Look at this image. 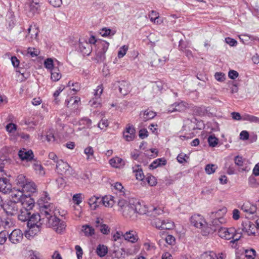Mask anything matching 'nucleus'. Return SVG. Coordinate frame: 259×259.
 Here are the masks:
<instances>
[{
  "mask_svg": "<svg viewBox=\"0 0 259 259\" xmlns=\"http://www.w3.org/2000/svg\"><path fill=\"white\" fill-rule=\"evenodd\" d=\"M49 205H45L40 207V213L32 212L31 213L29 219L27 221V226L29 230L26 232L25 236L27 238L30 236H34L37 233L40 232L41 225L45 224L46 219V215H42V209L48 211L46 208H48Z\"/></svg>",
  "mask_w": 259,
  "mask_h": 259,
  "instance_id": "f257e3e1",
  "label": "nucleus"
},
{
  "mask_svg": "<svg viewBox=\"0 0 259 259\" xmlns=\"http://www.w3.org/2000/svg\"><path fill=\"white\" fill-rule=\"evenodd\" d=\"M48 210L42 209V215H46L45 224L48 227L52 228L58 233H61L66 227V223L55 216V206L53 204H49Z\"/></svg>",
  "mask_w": 259,
  "mask_h": 259,
  "instance_id": "f03ea898",
  "label": "nucleus"
},
{
  "mask_svg": "<svg viewBox=\"0 0 259 259\" xmlns=\"http://www.w3.org/2000/svg\"><path fill=\"white\" fill-rule=\"evenodd\" d=\"M224 221L223 218L214 219L210 225L211 232H218V235L222 238L230 240L237 236V234H240L239 230H236L234 228H227L221 226Z\"/></svg>",
  "mask_w": 259,
  "mask_h": 259,
  "instance_id": "7ed1b4c3",
  "label": "nucleus"
},
{
  "mask_svg": "<svg viewBox=\"0 0 259 259\" xmlns=\"http://www.w3.org/2000/svg\"><path fill=\"white\" fill-rule=\"evenodd\" d=\"M22 204L18 213L17 214L18 219L21 222H27L31 215L32 209L35 205L34 200L31 197H26L23 199Z\"/></svg>",
  "mask_w": 259,
  "mask_h": 259,
  "instance_id": "20e7f679",
  "label": "nucleus"
},
{
  "mask_svg": "<svg viewBox=\"0 0 259 259\" xmlns=\"http://www.w3.org/2000/svg\"><path fill=\"white\" fill-rule=\"evenodd\" d=\"M190 222L195 227L201 229L203 235L210 233V227L207 226V223L202 215L194 214L190 218Z\"/></svg>",
  "mask_w": 259,
  "mask_h": 259,
  "instance_id": "39448f33",
  "label": "nucleus"
},
{
  "mask_svg": "<svg viewBox=\"0 0 259 259\" xmlns=\"http://www.w3.org/2000/svg\"><path fill=\"white\" fill-rule=\"evenodd\" d=\"M97 49L96 52L95 60L98 63L103 62L105 59V53L108 49L109 44L105 40H100L97 44Z\"/></svg>",
  "mask_w": 259,
  "mask_h": 259,
  "instance_id": "423d86ee",
  "label": "nucleus"
},
{
  "mask_svg": "<svg viewBox=\"0 0 259 259\" xmlns=\"http://www.w3.org/2000/svg\"><path fill=\"white\" fill-rule=\"evenodd\" d=\"M21 205V204L15 200H9L5 203L3 210L7 215L14 216L18 213Z\"/></svg>",
  "mask_w": 259,
  "mask_h": 259,
  "instance_id": "0eeeda50",
  "label": "nucleus"
},
{
  "mask_svg": "<svg viewBox=\"0 0 259 259\" xmlns=\"http://www.w3.org/2000/svg\"><path fill=\"white\" fill-rule=\"evenodd\" d=\"M40 5L38 0H29L25 5V11L29 17L38 13Z\"/></svg>",
  "mask_w": 259,
  "mask_h": 259,
  "instance_id": "6e6552de",
  "label": "nucleus"
},
{
  "mask_svg": "<svg viewBox=\"0 0 259 259\" xmlns=\"http://www.w3.org/2000/svg\"><path fill=\"white\" fill-rule=\"evenodd\" d=\"M56 171L61 175L66 177H70L73 174V169L70 166L68 163L60 159L56 164Z\"/></svg>",
  "mask_w": 259,
  "mask_h": 259,
  "instance_id": "1a4fd4ad",
  "label": "nucleus"
},
{
  "mask_svg": "<svg viewBox=\"0 0 259 259\" xmlns=\"http://www.w3.org/2000/svg\"><path fill=\"white\" fill-rule=\"evenodd\" d=\"M113 86L114 90L117 89L120 94L123 96L127 95L131 90L130 84L124 80L116 81Z\"/></svg>",
  "mask_w": 259,
  "mask_h": 259,
  "instance_id": "9d476101",
  "label": "nucleus"
},
{
  "mask_svg": "<svg viewBox=\"0 0 259 259\" xmlns=\"http://www.w3.org/2000/svg\"><path fill=\"white\" fill-rule=\"evenodd\" d=\"M240 229L242 232L246 233L248 236L255 235V226L250 221L243 222Z\"/></svg>",
  "mask_w": 259,
  "mask_h": 259,
  "instance_id": "9b49d317",
  "label": "nucleus"
},
{
  "mask_svg": "<svg viewBox=\"0 0 259 259\" xmlns=\"http://www.w3.org/2000/svg\"><path fill=\"white\" fill-rule=\"evenodd\" d=\"M103 91V87L102 84H100L97 87V89L94 90L95 98L90 100V103L93 107H97L100 105V98Z\"/></svg>",
  "mask_w": 259,
  "mask_h": 259,
  "instance_id": "f8f14e48",
  "label": "nucleus"
},
{
  "mask_svg": "<svg viewBox=\"0 0 259 259\" xmlns=\"http://www.w3.org/2000/svg\"><path fill=\"white\" fill-rule=\"evenodd\" d=\"M23 238V234L20 229L14 230L9 235V240L13 244H18Z\"/></svg>",
  "mask_w": 259,
  "mask_h": 259,
  "instance_id": "ddd939ff",
  "label": "nucleus"
},
{
  "mask_svg": "<svg viewBox=\"0 0 259 259\" xmlns=\"http://www.w3.org/2000/svg\"><path fill=\"white\" fill-rule=\"evenodd\" d=\"M6 177H0V192L4 194L9 193L12 190V185Z\"/></svg>",
  "mask_w": 259,
  "mask_h": 259,
  "instance_id": "4468645a",
  "label": "nucleus"
},
{
  "mask_svg": "<svg viewBox=\"0 0 259 259\" xmlns=\"http://www.w3.org/2000/svg\"><path fill=\"white\" fill-rule=\"evenodd\" d=\"M79 50L83 55L89 56L92 52L91 45L84 39H80L79 40Z\"/></svg>",
  "mask_w": 259,
  "mask_h": 259,
  "instance_id": "2eb2a0df",
  "label": "nucleus"
},
{
  "mask_svg": "<svg viewBox=\"0 0 259 259\" xmlns=\"http://www.w3.org/2000/svg\"><path fill=\"white\" fill-rule=\"evenodd\" d=\"M136 130L133 125H127L123 132V138L128 142L132 141L135 137Z\"/></svg>",
  "mask_w": 259,
  "mask_h": 259,
  "instance_id": "dca6fc26",
  "label": "nucleus"
},
{
  "mask_svg": "<svg viewBox=\"0 0 259 259\" xmlns=\"http://www.w3.org/2000/svg\"><path fill=\"white\" fill-rule=\"evenodd\" d=\"M80 101L79 97L75 96L71 97L69 100L65 101V104L68 108H70L73 112H75L78 108Z\"/></svg>",
  "mask_w": 259,
  "mask_h": 259,
  "instance_id": "f3484780",
  "label": "nucleus"
},
{
  "mask_svg": "<svg viewBox=\"0 0 259 259\" xmlns=\"http://www.w3.org/2000/svg\"><path fill=\"white\" fill-rule=\"evenodd\" d=\"M123 215L126 218L134 219L136 214L134 210V206L131 204V199L128 202V204L123 210H120Z\"/></svg>",
  "mask_w": 259,
  "mask_h": 259,
  "instance_id": "a211bd4d",
  "label": "nucleus"
},
{
  "mask_svg": "<svg viewBox=\"0 0 259 259\" xmlns=\"http://www.w3.org/2000/svg\"><path fill=\"white\" fill-rule=\"evenodd\" d=\"M131 204L134 206V210L136 214V213L144 214H145L147 211V208L145 205L141 204L138 200L135 199H131Z\"/></svg>",
  "mask_w": 259,
  "mask_h": 259,
  "instance_id": "6ab92c4d",
  "label": "nucleus"
},
{
  "mask_svg": "<svg viewBox=\"0 0 259 259\" xmlns=\"http://www.w3.org/2000/svg\"><path fill=\"white\" fill-rule=\"evenodd\" d=\"M18 155L22 161H31L33 159L34 154L31 150L23 149L19 151Z\"/></svg>",
  "mask_w": 259,
  "mask_h": 259,
  "instance_id": "aec40b11",
  "label": "nucleus"
},
{
  "mask_svg": "<svg viewBox=\"0 0 259 259\" xmlns=\"http://www.w3.org/2000/svg\"><path fill=\"white\" fill-rule=\"evenodd\" d=\"M188 104L185 102H181L179 103H175L172 104L168 109V112H183L188 108Z\"/></svg>",
  "mask_w": 259,
  "mask_h": 259,
  "instance_id": "412c9836",
  "label": "nucleus"
},
{
  "mask_svg": "<svg viewBox=\"0 0 259 259\" xmlns=\"http://www.w3.org/2000/svg\"><path fill=\"white\" fill-rule=\"evenodd\" d=\"M12 192L11 196L13 198L15 199V201L17 200L19 204H22L23 199H25L26 197H31L30 194L24 195L22 190L18 191L11 192Z\"/></svg>",
  "mask_w": 259,
  "mask_h": 259,
  "instance_id": "4be33fe9",
  "label": "nucleus"
},
{
  "mask_svg": "<svg viewBox=\"0 0 259 259\" xmlns=\"http://www.w3.org/2000/svg\"><path fill=\"white\" fill-rule=\"evenodd\" d=\"M123 237L125 240L132 243L136 242L138 239L137 234L136 231L134 230H130L129 231L126 232L123 235Z\"/></svg>",
  "mask_w": 259,
  "mask_h": 259,
  "instance_id": "5701e85b",
  "label": "nucleus"
},
{
  "mask_svg": "<svg viewBox=\"0 0 259 259\" xmlns=\"http://www.w3.org/2000/svg\"><path fill=\"white\" fill-rule=\"evenodd\" d=\"M101 197L93 196L89 199L88 203L92 209H96L101 204Z\"/></svg>",
  "mask_w": 259,
  "mask_h": 259,
  "instance_id": "b1692460",
  "label": "nucleus"
},
{
  "mask_svg": "<svg viewBox=\"0 0 259 259\" xmlns=\"http://www.w3.org/2000/svg\"><path fill=\"white\" fill-rule=\"evenodd\" d=\"M21 190L24 193L25 192L34 193L36 192V188L35 184L32 182L28 181L22 188Z\"/></svg>",
  "mask_w": 259,
  "mask_h": 259,
  "instance_id": "393cba45",
  "label": "nucleus"
},
{
  "mask_svg": "<svg viewBox=\"0 0 259 259\" xmlns=\"http://www.w3.org/2000/svg\"><path fill=\"white\" fill-rule=\"evenodd\" d=\"M109 163L112 167L115 168H120L125 164L123 160L118 157H115L109 160Z\"/></svg>",
  "mask_w": 259,
  "mask_h": 259,
  "instance_id": "a878e982",
  "label": "nucleus"
},
{
  "mask_svg": "<svg viewBox=\"0 0 259 259\" xmlns=\"http://www.w3.org/2000/svg\"><path fill=\"white\" fill-rule=\"evenodd\" d=\"M203 257L206 258V259H225L226 255L224 253H219L215 254L213 252H210L209 254L205 253L203 254Z\"/></svg>",
  "mask_w": 259,
  "mask_h": 259,
  "instance_id": "bb28decb",
  "label": "nucleus"
},
{
  "mask_svg": "<svg viewBox=\"0 0 259 259\" xmlns=\"http://www.w3.org/2000/svg\"><path fill=\"white\" fill-rule=\"evenodd\" d=\"M257 206L255 205H250V204H244L242 207L241 209L247 213L249 214H254L257 210Z\"/></svg>",
  "mask_w": 259,
  "mask_h": 259,
  "instance_id": "cd10ccee",
  "label": "nucleus"
},
{
  "mask_svg": "<svg viewBox=\"0 0 259 259\" xmlns=\"http://www.w3.org/2000/svg\"><path fill=\"white\" fill-rule=\"evenodd\" d=\"M114 203L113 197L109 196H105L102 198L101 204L106 207H112Z\"/></svg>",
  "mask_w": 259,
  "mask_h": 259,
  "instance_id": "c85d7f7f",
  "label": "nucleus"
},
{
  "mask_svg": "<svg viewBox=\"0 0 259 259\" xmlns=\"http://www.w3.org/2000/svg\"><path fill=\"white\" fill-rule=\"evenodd\" d=\"M81 231L84 233L85 236H92L95 234L94 229L89 225H83Z\"/></svg>",
  "mask_w": 259,
  "mask_h": 259,
  "instance_id": "c756f323",
  "label": "nucleus"
},
{
  "mask_svg": "<svg viewBox=\"0 0 259 259\" xmlns=\"http://www.w3.org/2000/svg\"><path fill=\"white\" fill-rule=\"evenodd\" d=\"M166 163V161L165 159L163 158H158L152 162V163H151V164L149 165V168L150 169H153L159 166L165 165Z\"/></svg>",
  "mask_w": 259,
  "mask_h": 259,
  "instance_id": "7c9ffc66",
  "label": "nucleus"
},
{
  "mask_svg": "<svg viewBox=\"0 0 259 259\" xmlns=\"http://www.w3.org/2000/svg\"><path fill=\"white\" fill-rule=\"evenodd\" d=\"M108 252L107 247L104 245L99 244L96 249L97 254L100 257L105 256Z\"/></svg>",
  "mask_w": 259,
  "mask_h": 259,
  "instance_id": "2f4dec72",
  "label": "nucleus"
},
{
  "mask_svg": "<svg viewBox=\"0 0 259 259\" xmlns=\"http://www.w3.org/2000/svg\"><path fill=\"white\" fill-rule=\"evenodd\" d=\"M61 77V74L57 68L51 70V79L54 81H58Z\"/></svg>",
  "mask_w": 259,
  "mask_h": 259,
  "instance_id": "473e14b6",
  "label": "nucleus"
},
{
  "mask_svg": "<svg viewBox=\"0 0 259 259\" xmlns=\"http://www.w3.org/2000/svg\"><path fill=\"white\" fill-rule=\"evenodd\" d=\"M50 200V197H49L48 194L47 192L44 193V196L41 197L38 200V204H39L40 207L42 206L45 205H49L51 204V203H49L48 201Z\"/></svg>",
  "mask_w": 259,
  "mask_h": 259,
  "instance_id": "72a5a7b5",
  "label": "nucleus"
},
{
  "mask_svg": "<svg viewBox=\"0 0 259 259\" xmlns=\"http://www.w3.org/2000/svg\"><path fill=\"white\" fill-rule=\"evenodd\" d=\"M243 120L257 123L259 122V118L252 115L245 114L243 115Z\"/></svg>",
  "mask_w": 259,
  "mask_h": 259,
  "instance_id": "f704fd0d",
  "label": "nucleus"
},
{
  "mask_svg": "<svg viewBox=\"0 0 259 259\" xmlns=\"http://www.w3.org/2000/svg\"><path fill=\"white\" fill-rule=\"evenodd\" d=\"M16 182L18 186L22 188L23 186L28 182V180L26 179L25 176L23 175H20L17 177Z\"/></svg>",
  "mask_w": 259,
  "mask_h": 259,
  "instance_id": "c9c22d12",
  "label": "nucleus"
},
{
  "mask_svg": "<svg viewBox=\"0 0 259 259\" xmlns=\"http://www.w3.org/2000/svg\"><path fill=\"white\" fill-rule=\"evenodd\" d=\"M156 116V113L151 111L147 110L144 111L143 115V120L147 121L149 119L153 118Z\"/></svg>",
  "mask_w": 259,
  "mask_h": 259,
  "instance_id": "e433bc0d",
  "label": "nucleus"
},
{
  "mask_svg": "<svg viewBox=\"0 0 259 259\" xmlns=\"http://www.w3.org/2000/svg\"><path fill=\"white\" fill-rule=\"evenodd\" d=\"M84 153L87 155L88 160H90L91 157H94V151L92 147L88 146L84 150Z\"/></svg>",
  "mask_w": 259,
  "mask_h": 259,
  "instance_id": "4c0bfd02",
  "label": "nucleus"
},
{
  "mask_svg": "<svg viewBox=\"0 0 259 259\" xmlns=\"http://www.w3.org/2000/svg\"><path fill=\"white\" fill-rule=\"evenodd\" d=\"M217 168L218 166L215 164H208L205 166V170L207 174L210 175L213 174Z\"/></svg>",
  "mask_w": 259,
  "mask_h": 259,
  "instance_id": "58836bf2",
  "label": "nucleus"
},
{
  "mask_svg": "<svg viewBox=\"0 0 259 259\" xmlns=\"http://www.w3.org/2000/svg\"><path fill=\"white\" fill-rule=\"evenodd\" d=\"M32 161V166L34 168V169L36 171H38L40 174L41 173V171L43 170V167L40 164V162L36 159H34L33 158Z\"/></svg>",
  "mask_w": 259,
  "mask_h": 259,
  "instance_id": "ea45409f",
  "label": "nucleus"
},
{
  "mask_svg": "<svg viewBox=\"0 0 259 259\" xmlns=\"http://www.w3.org/2000/svg\"><path fill=\"white\" fill-rule=\"evenodd\" d=\"M112 186L119 193L120 196H124V192L123 191V187L120 183L116 182L112 185Z\"/></svg>",
  "mask_w": 259,
  "mask_h": 259,
  "instance_id": "a19ab883",
  "label": "nucleus"
},
{
  "mask_svg": "<svg viewBox=\"0 0 259 259\" xmlns=\"http://www.w3.org/2000/svg\"><path fill=\"white\" fill-rule=\"evenodd\" d=\"M115 33V31H112L111 29L107 28H102L100 32V34L102 35V36L104 37L110 35H113Z\"/></svg>",
  "mask_w": 259,
  "mask_h": 259,
  "instance_id": "79ce46f5",
  "label": "nucleus"
},
{
  "mask_svg": "<svg viewBox=\"0 0 259 259\" xmlns=\"http://www.w3.org/2000/svg\"><path fill=\"white\" fill-rule=\"evenodd\" d=\"M208 142L209 146L212 147H215L218 144V139L213 135H210L208 138Z\"/></svg>",
  "mask_w": 259,
  "mask_h": 259,
  "instance_id": "37998d69",
  "label": "nucleus"
},
{
  "mask_svg": "<svg viewBox=\"0 0 259 259\" xmlns=\"http://www.w3.org/2000/svg\"><path fill=\"white\" fill-rule=\"evenodd\" d=\"M164 220H161L159 218L153 219L151 222L152 226H155L156 228L161 230Z\"/></svg>",
  "mask_w": 259,
  "mask_h": 259,
  "instance_id": "c03bdc74",
  "label": "nucleus"
},
{
  "mask_svg": "<svg viewBox=\"0 0 259 259\" xmlns=\"http://www.w3.org/2000/svg\"><path fill=\"white\" fill-rule=\"evenodd\" d=\"M174 227V223L172 222H169L167 220V222L164 220L162 226L161 227V230H169Z\"/></svg>",
  "mask_w": 259,
  "mask_h": 259,
  "instance_id": "a18cd8bd",
  "label": "nucleus"
},
{
  "mask_svg": "<svg viewBox=\"0 0 259 259\" xmlns=\"http://www.w3.org/2000/svg\"><path fill=\"white\" fill-rule=\"evenodd\" d=\"M82 195L81 193L75 194L72 197V200L77 205H79L82 201Z\"/></svg>",
  "mask_w": 259,
  "mask_h": 259,
  "instance_id": "49530a36",
  "label": "nucleus"
},
{
  "mask_svg": "<svg viewBox=\"0 0 259 259\" xmlns=\"http://www.w3.org/2000/svg\"><path fill=\"white\" fill-rule=\"evenodd\" d=\"M246 257L248 259H254L256 255L255 250L252 248L245 250Z\"/></svg>",
  "mask_w": 259,
  "mask_h": 259,
  "instance_id": "de8ad7c7",
  "label": "nucleus"
},
{
  "mask_svg": "<svg viewBox=\"0 0 259 259\" xmlns=\"http://www.w3.org/2000/svg\"><path fill=\"white\" fill-rule=\"evenodd\" d=\"M4 224H3V229H7L13 226V223L11 219L8 218L4 219Z\"/></svg>",
  "mask_w": 259,
  "mask_h": 259,
  "instance_id": "09e8293b",
  "label": "nucleus"
},
{
  "mask_svg": "<svg viewBox=\"0 0 259 259\" xmlns=\"http://www.w3.org/2000/svg\"><path fill=\"white\" fill-rule=\"evenodd\" d=\"M100 230L103 234L107 235L109 234L110 229L107 225L102 224L100 225Z\"/></svg>",
  "mask_w": 259,
  "mask_h": 259,
  "instance_id": "8fccbe9b",
  "label": "nucleus"
},
{
  "mask_svg": "<svg viewBox=\"0 0 259 259\" xmlns=\"http://www.w3.org/2000/svg\"><path fill=\"white\" fill-rule=\"evenodd\" d=\"M189 157L187 154L184 153H180L177 156V160L180 163H183L186 162V159H188Z\"/></svg>",
  "mask_w": 259,
  "mask_h": 259,
  "instance_id": "3c124183",
  "label": "nucleus"
},
{
  "mask_svg": "<svg viewBox=\"0 0 259 259\" xmlns=\"http://www.w3.org/2000/svg\"><path fill=\"white\" fill-rule=\"evenodd\" d=\"M127 50V46L124 45L121 47L118 52V57L119 58H122L126 54Z\"/></svg>",
  "mask_w": 259,
  "mask_h": 259,
  "instance_id": "603ef678",
  "label": "nucleus"
},
{
  "mask_svg": "<svg viewBox=\"0 0 259 259\" xmlns=\"http://www.w3.org/2000/svg\"><path fill=\"white\" fill-rule=\"evenodd\" d=\"M44 65L46 68L49 69H53V61L51 58H48L45 61Z\"/></svg>",
  "mask_w": 259,
  "mask_h": 259,
  "instance_id": "864d4df0",
  "label": "nucleus"
},
{
  "mask_svg": "<svg viewBox=\"0 0 259 259\" xmlns=\"http://www.w3.org/2000/svg\"><path fill=\"white\" fill-rule=\"evenodd\" d=\"M135 172V176L137 180L142 181L144 179L145 176L141 169H138L136 170H134Z\"/></svg>",
  "mask_w": 259,
  "mask_h": 259,
  "instance_id": "5fc2aeb1",
  "label": "nucleus"
},
{
  "mask_svg": "<svg viewBox=\"0 0 259 259\" xmlns=\"http://www.w3.org/2000/svg\"><path fill=\"white\" fill-rule=\"evenodd\" d=\"M166 242L171 245H173L176 243V239L174 236L171 235H168L165 238Z\"/></svg>",
  "mask_w": 259,
  "mask_h": 259,
  "instance_id": "6e6d98bb",
  "label": "nucleus"
},
{
  "mask_svg": "<svg viewBox=\"0 0 259 259\" xmlns=\"http://www.w3.org/2000/svg\"><path fill=\"white\" fill-rule=\"evenodd\" d=\"M128 204V202L123 199H119L118 201V206L119 207V210H123Z\"/></svg>",
  "mask_w": 259,
  "mask_h": 259,
  "instance_id": "4d7b16f0",
  "label": "nucleus"
},
{
  "mask_svg": "<svg viewBox=\"0 0 259 259\" xmlns=\"http://www.w3.org/2000/svg\"><path fill=\"white\" fill-rule=\"evenodd\" d=\"M8 234V233L6 231H2L0 232V245L4 244L6 242L7 239V236Z\"/></svg>",
  "mask_w": 259,
  "mask_h": 259,
  "instance_id": "13d9d810",
  "label": "nucleus"
},
{
  "mask_svg": "<svg viewBox=\"0 0 259 259\" xmlns=\"http://www.w3.org/2000/svg\"><path fill=\"white\" fill-rule=\"evenodd\" d=\"M28 54H30L32 57H36L39 54V52L33 48H28Z\"/></svg>",
  "mask_w": 259,
  "mask_h": 259,
  "instance_id": "bf43d9fd",
  "label": "nucleus"
},
{
  "mask_svg": "<svg viewBox=\"0 0 259 259\" xmlns=\"http://www.w3.org/2000/svg\"><path fill=\"white\" fill-rule=\"evenodd\" d=\"M226 42L231 47L236 46L237 44V41L234 38L231 37H227L225 38Z\"/></svg>",
  "mask_w": 259,
  "mask_h": 259,
  "instance_id": "052dcab7",
  "label": "nucleus"
},
{
  "mask_svg": "<svg viewBox=\"0 0 259 259\" xmlns=\"http://www.w3.org/2000/svg\"><path fill=\"white\" fill-rule=\"evenodd\" d=\"M215 78L219 81H223L225 79V74L222 72H217L214 75Z\"/></svg>",
  "mask_w": 259,
  "mask_h": 259,
  "instance_id": "680f3d73",
  "label": "nucleus"
},
{
  "mask_svg": "<svg viewBox=\"0 0 259 259\" xmlns=\"http://www.w3.org/2000/svg\"><path fill=\"white\" fill-rule=\"evenodd\" d=\"M75 249L76 250V253L77 255V257L78 259H81L82 258V255L83 254V251L82 248L79 245H76L75 246Z\"/></svg>",
  "mask_w": 259,
  "mask_h": 259,
  "instance_id": "e2e57ef3",
  "label": "nucleus"
},
{
  "mask_svg": "<svg viewBox=\"0 0 259 259\" xmlns=\"http://www.w3.org/2000/svg\"><path fill=\"white\" fill-rule=\"evenodd\" d=\"M148 131L145 128L140 130L139 133V137L142 139H145L148 136Z\"/></svg>",
  "mask_w": 259,
  "mask_h": 259,
  "instance_id": "0e129e2a",
  "label": "nucleus"
},
{
  "mask_svg": "<svg viewBox=\"0 0 259 259\" xmlns=\"http://www.w3.org/2000/svg\"><path fill=\"white\" fill-rule=\"evenodd\" d=\"M235 163L236 165L241 166L243 164V158L241 156H237L234 158Z\"/></svg>",
  "mask_w": 259,
  "mask_h": 259,
  "instance_id": "69168bd1",
  "label": "nucleus"
},
{
  "mask_svg": "<svg viewBox=\"0 0 259 259\" xmlns=\"http://www.w3.org/2000/svg\"><path fill=\"white\" fill-rule=\"evenodd\" d=\"M16 125L14 123H9L7 125L6 128L7 131L9 133H12L16 130Z\"/></svg>",
  "mask_w": 259,
  "mask_h": 259,
  "instance_id": "338daca9",
  "label": "nucleus"
},
{
  "mask_svg": "<svg viewBox=\"0 0 259 259\" xmlns=\"http://www.w3.org/2000/svg\"><path fill=\"white\" fill-rule=\"evenodd\" d=\"M239 75L238 73L234 70H231L229 71L228 76L232 79H236Z\"/></svg>",
  "mask_w": 259,
  "mask_h": 259,
  "instance_id": "774afa93",
  "label": "nucleus"
}]
</instances>
